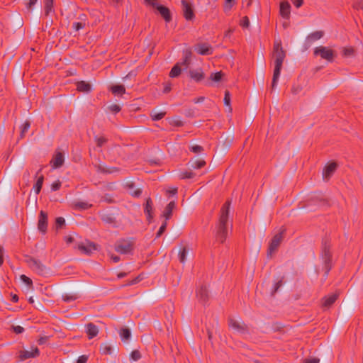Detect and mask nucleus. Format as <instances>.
Masks as SVG:
<instances>
[{
    "instance_id": "nucleus-1",
    "label": "nucleus",
    "mask_w": 363,
    "mask_h": 363,
    "mask_svg": "<svg viewBox=\"0 0 363 363\" xmlns=\"http://www.w3.org/2000/svg\"><path fill=\"white\" fill-rule=\"evenodd\" d=\"M230 202L226 201L222 206L218 224L216 226V239L219 242H223L228 234V223Z\"/></svg>"
},
{
    "instance_id": "nucleus-2",
    "label": "nucleus",
    "mask_w": 363,
    "mask_h": 363,
    "mask_svg": "<svg viewBox=\"0 0 363 363\" xmlns=\"http://www.w3.org/2000/svg\"><path fill=\"white\" fill-rule=\"evenodd\" d=\"M285 56V52L283 50L281 40H276L274 45V69L272 83L273 89L277 86Z\"/></svg>"
},
{
    "instance_id": "nucleus-3",
    "label": "nucleus",
    "mask_w": 363,
    "mask_h": 363,
    "mask_svg": "<svg viewBox=\"0 0 363 363\" xmlns=\"http://www.w3.org/2000/svg\"><path fill=\"white\" fill-rule=\"evenodd\" d=\"M228 325L239 334L244 335L248 332L247 326L240 318H230Z\"/></svg>"
},
{
    "instance_id": "nucleus-4",
    "label": "nucleus",
    "mask_w": 363,
    "mask_h": 363,
    "mask_svg": "<svg viewBox=\"0 0 363 363\" xmlns=\"http://www.w3.org/2000/svg\"><path fill=\"white\" fill-rule=\"evenodd\" d=\"M314 55H319L322 59L326 60L328 62H333L334 57L333 51L324 46L316 47L314 49Z\"/></svg>"
},
{
    "instance_id": "nucleus-5",
    "label": "nucleus",
    "mask_w": 363,
    "mask_h": 363,
    "mask_svg": "<svg viewBox=\"0 0 363 363\" xmlns=\"http://www.w3.org/2000/svg\"><path fill=\"white\" fill-rule=\"evenodd\" d=\"M330 245H328L326 242H323L321 258L325 263V267L326 269L325 274H328L331 269L330 265Z\"/></svg>"
},
{
    "instance_id": "nucleus-6",
    "label": "nucleus",
    "mask_w": 363,
    "mask_h": 363,
    "mask_svg": "<svg viewBox=\"0 0 363 363\" xmlns=\"http://www.w3.org/2000/svg\"><path fill=\"white\" fill-rule=\"evenodd\" d=\"M115 250L120 254H128L133 250V242L126 240L118 241L115 245Z\"/></svg>"
},
{
    "instance_id": "nucleus-7",
    "label": "nucleus",
    "mask_w": 363,
    "mask_h": 363,
    "mask_svg": "<svg viewBox=\"0 0 363 363\" xmlns=\"http://www.w3.org/2000/svg\"><path fill=\"white\" fill-rule=\"evenodd\" d=\"M282 240V234L281 233L275 235L272 239L269 249H268V256H271L278 248Z\"/></svg>"
},
{
    "instance_id": "nucleus-8",
    "label": "nucleus",
    "mask_w": 363,
    "mask_h": 363,
    "mask_svg": "<svg viewBox=\"0 0 363 363\" xmlns=\"http://www.w3.org/2000/svg\"><path fill=\"white\" fill-rule=\"evenodd\" d=\"M78 249L83 253L89 255L96 250V247L94 243L86 240L79 244Z\"/></svg>"
},
{
    "instance_id": "nucleus-9",
    "label": "nucleus",
    "mask_w": 363,
    "mask_h": 363,
    "mask_svg": "<svg viewBox=\"0 0 363 363\" xmlns=\"http://www.w3.org/2000/svg\"><path fill=\"white\" fill-rule=\"evenodd\" d=\"M182 11L184 18L187 21H191L194 18V13L191 4H189L186 0L182 1Z\"/></svg>"
},
{
    "instance_id": "nucleus-10",
    "label": "nucleus",
    "mask_w": 363,
    "mask_h": 363,
    "mask_svg": "<svg viewBox=\"0 0 363 363\" xmlns=\"http://www.w3.org/2000/svg\"><path fill=\"white\" fill-rule=\"evenodd\" d=\"M48 226V216L43 211H41L39 215L38 228L43 233H45Z\"/></svg>"
},
{
    "instance_id": "nucleus-11",
    "label": "nucleus",
    "mask_w": 363,
    "mask_h": 363,
    "mask_svg": "<svg viewBox=\"0 0 363 363\" xmlns=\"http://www.w3.org/2000/svg\"><path fill=\"white\" fill-rule=\"evenodd\" d=\"M30 267L38 274H43L45 270V267L37 259L29 258L27 260Z\"/></svg>"
},
{
    "instance_id": "nucleus-12",
    "label": "nucleus",
    "mask_w": 363,
    "mask_h": 363,
    "mask_svg": "<svg viewBox=\"0 0 363 363\" xmlns=\"http://www.w3.org/2000/svg\"><path fill=\"white\" fill-rule=\"evenodd\" d=\"M337 168V164L330 162L328 164L323 172V177L325 180H328Z\"/></svg>"
},
{
    "instance_id": "nucleus-13",
    "label": "nucleus",
    "mask_w": 363,
    "mask_h": 363,
    "mask_svg": "<svg viewBox=\"0 0 363 363\" xmlns=\"http://www.w3.org/2000/svg\"><path fill=\"white\" fill-rule=\"evenodd\" d=\"M39 355V350L38 347H31L30 350H23L20 352L21 359H26L31 357H35Z\"/></svg>"
},
{
    "instance_id": "nucleus-14",
    "label": "nucleus",
    "mask_w": 363,
    "mask_h": 363,
    "mask_svg": "<svg viewBox=\"0 0 363 363\" xmlns=\"http://www.w3.org/2000/svg\"><path fill=\"white\" fill-rule=\"evenodd\" d=\"M195 50L200 55H208L212 53V47L206 43L199 44L196 46Z\"/></svg>"
},
{
    "instance_id": "nucleus-15",
    "label": "nucleus",
    "mask_w": 363,
    "mask_h": 363,
    "mask_svg": "<svg viewBox=\"0 0 363 363\" xmlns=\"http://www.w3.org/2000/svg\"><path fill=\"white\" fill-rule=\"evenodd\" d=\"M280 15L286 19H289L291 12V6L287 1H283L280 4Z\"/></svg>"
},
{
    "instance_id": "nucleus-16",
    "label": "nucleus",
    "mask_w": 363,
    "mask_h": 363,
    "mask_svg": "<svg viewBox=\"0 0 363 363\" xmlns=\"http://www.w3.org/2000/svg\"><path fill=\"white\" fill-rule=\"evenodd\" d=\"M64 162V156L61 152H57L53 157L51 164L53 168L60 167Z\"/></svg>"
},
{
    "instance_id": "nucleus-17",
    "label": "nucleus",
    "mask_w": 363,
    "mask_h": 363,
    "mask_svg": "<svg viewBox=\"0 0 363 363\" xmlns=\"http://www.w3.org/2000/svg\"><path fill=\"white\" fill-rule=\"evenodd\" d=\"M152 211H153V208H152V201L150 199H147L146 201L144 212H145L147 219L149 222H151V220L153 218Z\"/></svg>"
},
{
    "instance_id": "nucleus-18",
    "label": "nucleus",
    "mask_w": 363,
    "mask_h": 363,
    "mask_svg": "<svg viewBox=\"0 0 363 363\" xmlns=\"http://www.w3.org/2000/svg\"><path fill=\"white\" fill-rule=\"evenodd\" d=\"M196 296L202 302H205L208 299V290L206 286H201L196 290Z\"/></svg>"
},
{
    "instance_id": "nucleus-19",
    "label": "nucleus",
    "mask_w": 363,
    "mask_h": 363,
    "mask_svg": "<svg viewBox=\"0 0 363 363\" xmlns=\"http://www.w3.org/2000/svg\"><path fill=\"white\" fill-rule=\"evenodd\" d=\"M86 333L89 339L96 337L99 333L98 328L93 323H89L86 326Z\"/></svg>"
},
{
    "instance_id": "nucleus-20",
    "label": "nucleus",
    "mask_w": 363,
    "mask_h": 363,
    "mask_svg": "<svg viewBox=\"0 0 363 363\" xmlns=\"http://www.w3.org/2000/svg\"><path fill=\"white\" fill-rule=\"evenodd\" d=\"M175 202L171 201L169 203V204L166 206L163 213L162 216L165 218V220H169L172 214V211L175 208Z\"/></svg>"
},
{
    "instance_id": "nucleus-21",
    "label": "nucleus",
    "mask_w": 363,
    "mask_h": 363,
    "mask_svg": "<svg viewBox=\"0 0 363 363\" xmlns=\"http://www.w3.org/2000/svg\"><path fill=\"white\" fill-rule=\"evenodd\" d=\"M323 36V32L320 30L315 31L310 35L306 38V42L309 44L314 43L315 41L320 39Z\"/></svg>"
},
{
    "instance_id": "nucleus-22",
    "label": "nucleus",
    "mask_w": 363,
    "mask_h": 363,
    "mask_svg": "<svg viewBox=\"0 0 363 363\" xmlns=\"http://www.w3.org/2000/svg\"><path fill=\"white\" fill-rule=\"evenodd\" d=\"M77 89L79 91L89 93L91 90V86L88 82L80 81L77 84Z\"/></svg>"
},
{
    "instance_id": "nucleus-23",
    "label": "nucleus",
    "mask_w": 363,
    "mask_h": 363,
    "mask_svg": "<svg viewBox=\"0 0 363 363\" xmlns=\"http://www.w3.org/2000/svg\"><path fill=\"white\" fill-rule=\"evenodd\" d=\"M157 9L167 22H169L171 21L172 18L170 11L167 7L160 5Z\"/></svg>"
},
{
    "instance_id": "nucleus-24",
    "label": "nucleus",
    "mask_w": 363,
    "mask_h": 363,
    "mask_svg": "<svg viewBox=\"0 0 363 363\" xmlns=\"http://www.w3.org/2000/svg\"><path fill=\"white\" fill-rule=\"evenodd\" d=\"M119 335L123 342H128L131 337L130 330L127 328H123L119 330Z\"/></svg>"
},
{
    "instance_id": "nucleus-25",
    "label": "nucleus",
    "mask_w": 363,
    "mask_h": 363,
    "mask_svg": "<svg viewBox=\"0 0 363 363\" xmlns=\"http://www.w3.org/2000/svg\"><path fill=\"white\" fill-rule=\"evenodd\" d=\"M189 164L192 169H200L202 168L205 164L206 162L202 159H193L189 162Z\"/></svg>"
},
{
    "instance_id": "nucleus-26",
    "label": "nucleus",
    "mask_w": 363,
    "mask_h": 363,
    "mask_svg": "<svg viewBox=\"0 0 363 363\" xmlns=\"http://www.w3.org/2000/svg\"><path fill=\"white\" fill-rule=\"evenodd\" d=\"M191 249L185 246L181 249V250L179 252V259L181 263L184 264L186 260V257L188 254L190 252Z\"/></svg>"
},
{
    "instance_id": "nucleus-27",
    "label": "nucleus",
    "mask_w": 363,
    "mask_h": 363,
    "mask_svg": "<svg viewBox=\"0 0 363 363\" xmlns=\"http://www.w3.org/2000/svg\"><path fill=\"white\" fill-rule=\"evenodd\" d=\"M337 299V295L336 294H331L328 296H325L323 298V306L325 308L330 307L332 304L335 303V301Z\"/></svg>"
},
{
    "instance_id": "nucleus-28",
    "label": "nucleus",
    "mask_w": 363,
    "mask_h": 363,
    "mask_svg": "<svg viewBox=\"0 0 363 363\" xmlns=\"http://www.w3.org/2000/svg\"><path fill=\"white\" fill-rule=\"evenodd\" d=\"M189 74L191 78L196 82H199L203 79V74L200 69L190 70Z\"/></svg>"
},
{
    "instance_id": "nucleus-29",
    "label": "nucleus",
    "mask_w": 363,
    "mask_h": 363,
    "mask_svg": "<svg viewBox=\"0 0 363 363\" xmlns=\"http://www.w3.org/2000/svg\"><path fill=\"white\" fill-rule=\"evenodd\" d=\"M236 3L235 0H225L223 4V11L228 14L235 6Z\"/></svg>"
},
{
    "instance_id": "nucleus-30",
    "label": "nucleus",
    "mask_w": 363,
    "mask_h": 363,
    "mask_svg": "<svg viewBox=\"0 0 363 363\" xmlns=\"http://www.w3.org/2000/svg\"><path fill=\"white\" fill-rule=\"evenodd\" d=\"M100 351L103 354H111L113 352V348L111 345L104 343L100 346Z\"/></svg>"
},
{
    "instance_id": "nucleus-31",
    "label": "nucleus",
    "mask_w": 363,
    "mask_h": 363,
    "mask_svg": "<svg viewBox=\"0 0 363 363\" xmlns=\"http://www.w3.org/2000/svg\"><path fill=\"white\" fill-rule=\"evenodd\" d=\"M111 89L115 95H122L125 91V87L123 85H114L111 86Z\"/></svg>"
},
{
    "instance_id": "nucleus-32",
    "label": "nucleus",
    "mask_w": 363,
    "mask_h": 363,
    "mask_svg": "<svg viewBox=\"0 0 363 363\" xmlns=\"http://www.w3.org/2000/svg\"><path fill=\"white\" fill-rule=\"evenodd\" d=\"M43 180H44V177L43 175L40 176L38 178L36 183L35 184V185L33 186L36 194H38L40 193L42 186H43Z\"/></svg>"
},
{
    "instance_id": "nucleus-33",
    "label": "nucleus",
    "mask_w": 363,
    "mask_h": 363,
    "mask_svg": "<svg viewBox=\"0 0 363 363\" xmlns=\"http://www.w3.org/2000/svg\"><path fill=\"white\" fill-rule=\"evenodd\" d=\"M79 298L77 294H65L62 296V299L65 302H71Z\"/></svg>"
},
{
    "instance_id": "nucleus-34",
    "label": "nucleus",
    "mask_w": 363,
    "mask_h": 363,
    "mask_svg": "<svg viewBox=\"0 0 363 363\" xmlns=\"http://www.w3.org/2000/svg\"><path fill=\"white\" fill-rule=\"evenodd\" d=\"M45 12L48 15L52 11L53 0H44Z\"/></svg>"
},
{
    "instance_id": "nucleus-35",
    "label": "nucleus",
    "mask_w": 363,
    "mask_h": 363,
    "mask_svg": "<svg viewBox=\"0 0 363 363\" xmlns=\"http://www.w3.org/2000/svg\"><path fill=\"white\" fill-rule=\"evenodd\" d=\"M181 73V68L178 65H175L170 71L169 76L171 77H177Z\"/></svg>"
},
{
    "instance_id": "nucleus-36",
    "label": "nucleus",
    "mask_w": 363,
    "mask_h": 363,
    "mask_svg": "<svg viewBox=\"0 0 363 363\" xmlns=\"http://www.w3.org/2000/svg\"><path fill=\"white\" fill-rule=\"evenodd\" d=\"M165 115V112H156L152 111L151 117L153 121H159L162 119Z\"/></svg>"
},
{
    "instance_id": "nucleus-37",
    "label": "nucleus",
    "mask_w": 363,
    "mask_h": 363,
    "mask_svg": "<svg viewBox=\"0 0 363 363\" xmlns=\"http://www.w3.org/2000/svg\"><path fill=\"white\" fill-rule=\"evenodd\" d=\"M195 174L191 172L184 171L179 173V177L182 179L193 178Z\"/></svg>"
},
{
    "instance_id": "nucleus-38",
    "label": "nucleus",
    "mask_w": 363,
    "mask_h": 363,
    "mask_svg": "<svg viewBox=\"0 0 363 363\" xmlns=\"http://www.w3.org/2000/svg\"><path fill=\"white\" fill-rule=\"evenodd\" d=\"M74 205V207L78 209H87L91 206V205L86 202H76Z\"/></svg>"
},
{
    "instance_id": "nucleus-39",
    "label": "nucleus",
    "mask_w": 363,
    "mask_h": 363,
    "mask_svg": "<svg viewBox=\"0 0 363 363\" xmlns=\"http://www.w3.org/2000/svg\"><path fill=\"white\" fill-rule=\"evenodd\" d=\"M342 54L345 57H351L354 54V49L352 47L344 48Z\"/></svg>"
},
{
    "instance_id": "nucleus-40",
    "label": "nucleus",
    "mask_w": 363,
    "mask_h": 363,
    "mask_svg": "<svg viewBox=\"0 0 363 363\" xmlns=\"http://www.w3.org/2000/svg\"><path fill=\"white\" fill-rule=\"evenodd\" d=\"M30 123L28 121H25L21 127V136L23 137V135L26 134V133L29 130L30 128Z\"/></svg>"
},
{
    "instance_id": "nucleus-41",
    "label": "nucleus",
    "mask_w": 363,
    "mask_h": 363,
    "mask_svg": "<svg viewBox=\"0 0 363 363\" xmlns=\"http://www.w3.org/2000/svg\"><path fill=\"white\" fill-rule=\"evenodd\" d=\"M141 358V354L140 351L135 350L130 353V359L133 361H138Z\"/></svg>"
},
{
    "instance_id": "nucleus-42",
    "label": "nucleus",
    "mask_w": 363,
    "mask_h": 363,
    "mask_svg": "<svg viewBox=\"0 0 363 363\" xmlns=\"http://www.w3.org/2000/svg\"><path fill=\"white\" fill-rule=\"evenodd\" d=\"M240 26L243 28H247L250 26V21L247 16H244L240 21Z\"/></svg>"
},
{
    "instance_id": "nucleus-43",
    "label": "nucleus",
    "mask_w": 363,
    "mask_h": 363,
    "mask_svg": "<svg viewBox=\"0 0 363 363\" xmlns=\"http://www.w3.org/2000/svg\"><path fill=\"white\" fill-rule=\"evenodd\" d=\"M85 26V23L84 22H74L73 23L72 27L76 30L78 31Z\"/></svg>"
},
{
    "instance_id": "nucleus-44",
    "label": "nucleus",
    "mask_w": 363,
    "mask_h": 363,
    "mask_svg": "<svg viewBox=\"0 0 363 363\" xmlns=\"http://www.w3.org/2000/svg\"><path fill=\"white\" fill-rule=\"evenodd\" d=\"M167 228V220H164V222L161 225L158 232L157 233V238H160L162 233L165 231Z\"/></svg>"
},
{
    "instance_id": "nucleus-45",
    "label": "nucleus",
    "mask_w": 363,
    "mask_h": 363,
    "mask_svg": "<svg viewBox=\"0 0 363 363\" xmlns=\"http://www.w3.org/2000/svg\"><path fill=\"white\" fill-rule=\"evenodd\" d=\"M65 219L62 217L57 218L56 220H55L56 228L57 229L62 228V225L65 224Z\"/></svg>"
},
{
    "instance_id": "nucleus-46",
    "label": "nucleus",
    "mask_w": 363,
    "mask_h": 363,
    "mask_svg": "<svg viewBox=\"0 0 363 363\" xmlns=\"http://www.w3.org/2000/svg\"><path fill=\"white\" fill-rule=\"evenodd\" d=\"M224 104H225V105L229 106V111H231L232 109H231V107L230 106V96L229 92H228V91H226L225 94Z\"/></svg>"
},
{
    "instance_id": "nucleus-47",
    "label": "nucleus",
    "mask_w": 363,
    "mask_h": 363,
    "mask_svg": "<svg viewBox=\"0 0 363 363\" xmlns=\"http://www.w3.org/2000/svg\"><path fill=\"white\" fill-rule=\"evenodd\" d=\"M21 280L28 286H31L33 284L32 280L23 274L21 276Z\"/></svg>"
},
{
    "instance_id": "nucleus-48",
    "label": "nucleus",
    "mask_w": 363,
    "mask_h": 363,
    "mask_svg": "<svg viewBox=\"0 0 363 363\" xmlns=\"http://www.w3.org/2000/svg\"><path fill=\"white\" fill-rule=\"evenodd\" d=\"M95 140L99 147H102L104 144L106 142V139L104 137H96Z\"/></svg>"
},
{
    "instance_id": "nucleus-49",
    "label": "nucleus",
    "mask_w": 363,
    "mask_h": 363,
    "mask_svg": "<svg viewBox=\"0 0 363 363\" xmlns=\"http://www.w3.org/2000/svg\"><path fill=\"white\" fill-rule=\"evenodd\" d=\"M221 77H222L221 72L213 73L211 75V80H213L214 82H219L221 79Z\"/></svg>"
},
{
    "instance_id": "nucleus-50",
    "label": "nucleus",
    "mask_w": 363,
    "mask_h": 363,
    "mask_svg": "<svg viewBox=\"0 0 363 363\" xmlns=\"http://www.w3.org/2000/svg\"><path fill=\"white\" fill-rule=\"evenodd\" d=\"M145 3L150 6H152L153 8H157L160 5L157 0H144Z\"/></svg>"
},
{
    "instance_id": "nucleus-51",
    "label": "nucleus",
    "mask_w": 363,
    "mask_h": 363,
    "mask_svg": "<svg viewBox=\"0 0 363 363\" xmlns=\"http://www.w3.org/2000/svg\"><path fill=\"white\" fill-rule=\"evenodd\" d=\"M60 186H61L60 181L57 180L51 184V190L53 191H57L58 189H60Z\"/></svg>"
},
{
    "instance_id": "nucleus-52",
    "label": "nucleus",
    "mask_w": 363,
    "mask_h": 363,
    "mask_svg": "<svg viewBox=\"0 0 363 363\" xmlns=\"http://www.w3.org/2000/svg\"><path fill=\"white\" fill-rule=\"evenodd\" d=\"M109 110L113 112V113H118L121 111V107L120 106L117 105V104H112L109 106Z\"/></svg>"
},
{
    "instance_id": "nucleus-53",
    "label": "nucleus",
    "mask_w": 363,
    "mask_h": 363,
    "mask_svg": "<svg viewBox=\"0 0 363 363\" xmlns=\"http://www.w3.org/2000/svg\"><path fill=\"white\" fill-rule=\"evenodd\" d=\"M203 150L202 147L198 145H195L191 147V151L194 153H199Z\"/></svg>"
},
{
    "instance_id": "nucleus-54",
    "label": "nucleus",
    "mask_w": 363,
    "mask_h": 363,
    "mask_svg": "<svg viewBox=\"0 0 363 363\" xmlns=\"http://www.w3.org/2000/svg\"><path fill=\"white\" fill-rule=\"evenodd\" d=\"M13 330L16 334H21L24 331V328L20 325L13 326Z\"/></svg>"
},
{
    "instance_id": "nucleus-55",
    "label": "nucleus",
    "mask_w": 363,
    "mask_h": 363,
    "mask_svg": "<svg viewBox=\"0 0 363 363\" xmlns=\"http://www.w3.org/2000/svg\"><path fill=\"white\" fill-rule=\"evenodd\" d=\"M320 359L315 357L308 358L304 360V363H319Z\"/></svg>"
},
{
    "instance_id": "nucleus-56",
    "label": "nucleus",
    "mask_w": 363,
    "mask_h": 363,
    "mask_svg": "<svg viewBox=\"0 0 363 363\" xmlns=\"http://www.w3.org/2000/svg\"><path fill=\"white\" fill-rule=\"evenodd\" d=\"M87 359L88 358L86 355H82L78 358L77 363H86Z\"/></svg>"
},
{
    "instance_id": "nucleus-57",
    "label": "nucleus",
    "mask_w": 363,
    "mask_h": 363,
    "mask_svg": "<svg viewBox=\"0 0 363 363\" xmlns=\"http://www.w3.org/2000/svg\"><path fill=\"white\" fill-rule=\"evenodd\" d=\"M281 284H282V282H281V280L277 281V283H275L274 286V289H273L272 293L273 294L276 293L278 291L279 288L281 286Z\"/></svg>"
},
{
    "instance_id": "nucleus-58",
    "label": "nucleus",
    "mask_w": 363,
    "mask_h": 363,
    "mask_svg": "<svg viewBox=\"0 0 363 363\" xmlns=\"http://www.w3.org/2000/svg\"><path fill=\"white\" fill-rule=\"evenodd\" d=\"M99 169H100V170H101L102 172H106V173H112V172H113L116 170V169H115V168L106 169V168H105V167H102V166H99Z\"/></svg>"
},
{
    "instance_id": "nucleus-59",
    "label": "nucleus",
    "mask_w": 363,
    "mask_h": 363,
    "mask_svg": "<svg viewBox=\"0 0 363 363\" xmlns=\"http://www.w3.org/2000/svg\"><path fill=\"white\" fill-rule=\"evenodd\" d=\"M292 1H293L294 5L296 8L301 7L303 3V0H292Z\"/></svg>"
},
{
    "instance_id": "nucleus-60",
    "label": "nucleus",
    "mask_w": 363,
    "mask_h": 363,
    "mask_svg": "<svg viewBox=\"0 0 363 363\" xmlns=\"http://www.w3.org/2000/svg\"><path fill=\"white\" fill-rule=\"evenodd\" d=\"M4 248L0 246V266L4 262Z\"/></svg>"
},
{
    "instance_id": "nucleus-61",
    "label": "nucleus",
    "mask_w": 363,
    "mask_h": 363,
    "mask_svg": "<svg viewBox=\"0 0 363 363\" xmlns=\"http://www.w3.org/2000/svg\"><path fill=\"white\" fill-rule=\"evenodd\" d=\"M167 192L170 195L174 196L177 192V188H171L170 189L167 190Z\"/></svg>"
},
{
    "instance_id": "nucleus-62",
    "label": "nucleus",
    "mask_w": 363,
    "mask_h": 363,
    "mask_svg": "<svg viewBox=\"0 0 363 363\" xmlns=\"http://www.w3.org/2000/svg\"><path fill=\"white\" fill-rule=\"evenodd\" d=\"M204 101V97L203 96H200V97H198V98H196L193 100V101L195 103V104H199V103H201Z\"/></svg>"
},
{
    "instance_id": "nucleus-63",
    "label": "nucleus",
    "mask_w": 363,
    "mask_h": 363,
    "mask_svg": "<svg viewBox=\"0 0 363 363\" xmlns=\"http://www.w3.org/2000/svg\"><path fill=\"white\" fill-rule=\"evenodd\" d=\"M38 0H29V2L28 4V7L29 9H31L32 6H33L37 2H38Z\"/></svg>"
},
{
    "instance_id": "nucleus-64",
    "label": "nucleus",
    "mask_w": 363,
    "mask_h": 363,
    "mask_svg": "<svg viewBox=\"0 0 363 363\" xmlns=\"http://www.w3.org/2000/svg\"><path fill=\"white\" fill-rule=\"evenodd\" d=\"M111 259L114 262H119V260H120V257H119L118 256H116V255H111Z\"/></svg>"
}]
</instances>
